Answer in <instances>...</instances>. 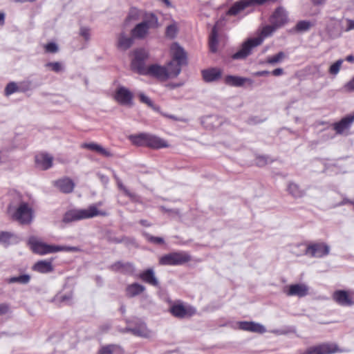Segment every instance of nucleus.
<instances>
[{
  "label": "nucleus",
  "instance_id": "obj_1",
  "mask_svg": "<svg viewBox=\"0 0 354 354\" xmlns=\"http://www.w3.org/2000/svg\"><path fill=\"white\" fill-rule=\"evenodd\" d=\"M277 29L278 28L272 24L263 26L259 37L248 39L243 42L240 49L231 55V58L232 59H245L251 54L254 48L260 46L265 38L271 36Z\"/></svg>",
  "mask_w": 354,
  "mask_h": 354
},
{
  "label": "nucleus",
  "instance_id": "obj_2",
  "mask_svg": "<svg viewBox=\"0 0 354 354\" xmlns=\"http://www.w3.org/2000/svg\"><path fill=\"white\" fill-rule=\"evenodd\" d=\"M102 202H98L95 204L91 205L87 209H73L67 211L62 218V221L65 223L93 218L95 216H106L108 213L105 210H100L97 207L101 206Z\"/></svg>",
  "mask_w": 354,
  "mask_h": 354
},
{
  "label": "nucleus",
  "instance_id": "obj_3",
  "mask_svg": "<svg viewBox=\"0 0 354 354\" xmlns=\"http://www.w3.org/2000/svg\"><path fill=\"white\" fill-rule=\"evenodd\" d=\"M174 62H169L167 66L153 64L147 66L142 75H148L156 78L159 81L165 82L169 78L176 77L180 73L179 66L173 68Z\"/></svg>",
  "mask_w": 354,
  "mask_h": 354
},
{
  "label": "nucleus",
  "instance_id": "obj_4",
  "mask_svg": "<svg viewBox=\"0 0 354 354\" xmlns=\"http://www.w3.org/2000/svg\"><path fill=\"white\" fill-rule=\"evenodd\" d=\"M129 140L136 146L146 147L152 149L168 148L170 146L167 140L148 133L130 135Z\"/></svg>",
  "mask_w": 354,
  "mask_h": 354
},
{
  "label": "nucleus",
  "instance_id": "obj_5",
  "mask_svg": "<svg viewBox=\"0 0 354 354\" xmlns=\"http://www.w3.org/2000/svg\"><path fill=\"white\" fill-rule=\"evenodd\" d=\"M28 244L32 252L39 255H46L61 251L77 252L80 250L77 247L49 245L39 241L35 236L29 238Z\"/></svg>",
  "mask_w": 354,
  "mask_h": 354
},
{
  "label": "nucleus",
  "instance_id": "obj_6",
  "mask_svg": "<svg viewBox=\"0 0 354 354\" xmlns=\"http://www.w3.org/2000/svg\"><path fill=\"white\" fill-rule=\"evenodd\" d=\"M158 27V20L153 14L147 15L144 20L137 24L131 30L132 37L137 39H144L148 34L150 29H155Z\"/></svg>",
  "mask_w": 354,
  "mask_h": 354
},
{
  "label": "nucleus",
  "instance_id": "obj_7",
  "mask_svg": "<svg viewBox=\"0 0 354 354\" xmlns=\"http://www.w3.org/2000/svg\"><path fill=\"white\" fill-rule=\"evenodd\" d=\"M192 260L190 254L185 251L173 252L162 255L158 259L160 266H181Z\"/></svg>",
  "mask_w": 354,
  "mask_h": 354
},
{
  "label": "nucleus",
  "instance_id": "obj_8",
  "mask_svg": "<svg viewBox=\"0 0 354 354\" xmlns=\"http://www.w3.org/2000/svg\"><path fill=\"white\" fill-rule=\"evenodd\" d=\"M278 0H239L234 2L226 12L228 16L236 17L241 14L248 8L255 6H263L266 3H274Z\"/></svg>",
  "mask_w": 354,
  "mask_h": 354
},
{
  "label": "nucleus",
  "instance_id": "obj_9",
  "mask_svg": "<svg viewBox=\"0 0 354 354\" xmlns=\"http://www.w3.org/2000/svg\"><path fill=\"white\" fill-rule=\"evenodd\" d=\"M169 312L173 317L182 319L192 317L196 313V310L192 306L178 300L171 304Z\"/></svg>",
  "mask_w": 354,
  "mask_h": 354
},
{
  "label": "nucleus",
  "instance_id": "obj_10",
  "mask_svg": "<svg viewBox=\"0 0 354 354\" xmlns=\"http://www.w3.org/2000/svg\"><path fill=\"white\" fill-rule=\"evenodd\" d=\"M12 217L21 224H29L33 218V210L28 203L22 202L15 209Z\"/></svg>",
  "mask_w": 354,
  "mask_h": 354
},
{
  "label": "nucleus",
  "instance_id": "obj_11",
  "mask_svg": "<svg viewBox=\"0 0 354 354\" xmlns=\"http://www.w3.org/2000/svg\"><path fill=\"white\" fill-rule=\"evenodd\" d=\"M329 253L330 246L324 242L309 243L304 252V254L315 258H322Z\"/></svg>",
  "mask_w": 354,
  "mask_h": 354
},
{
  "label": "nucleus",
  "instance_id": "obj_12",
  "mask_svg": "<svg viewBox=\"0 0 354 354\" xmlns=\"http://www.w3.org/2000/svg\"><path fill=\"white\" fill-rule=\"evenodd\" d=\"M342 350L334 342H324L308 347L303 354H335Z\"/></svg>",
  "mask_w": 354,
  "mask_h": 354
},
{
  "label": "nucleus",
  "instance_id": "obj_13",
  "mask_svg": "<svg viewBox=\"0 0 354 354\" xmlns=\"http://www.w3.org/2000/svg\"><path fill=\"white\" fill-rule=\"evenodd\" d=\"M133 58L131 61V68L138 74L142 75L147 68L145 62L149 58V53L143 48H138L133 51Z\"/></svg>",
  "mask_w": 354,
  "mask_h": 354
},
{
  "label": "nucleus",
  "instance_id": "obj_14",
  "mask_svg": "<svg viewBox=\"0 0 354 354\" xmlns=\"http://www.w3.org/2000/svg\"><path fill=\"white\" fill-rule=\"evenodd\" d=\"M170 50L172 56L171 62H174L173 68L179 66L181 71L182 66L187 64L186 53L177 43H174L171 46Z\"/></svg>",
  "mask_w": 354,
  "mask_h": 354
},
{
  "label": "nucleus",
  "instance_id": "obj_15",
  "mask_svg": "<svg viewBox=\"0 0 354 354\" xmlns=\"http://www.w3.org/2000/svg\"><path fill=\"white\" fill-rule=\"evenodd\" d=\"M270 24L278 28L283 26L288 22V17L285 9L281 7H277L269 18Z\"/></svg>",
  "mask_w": 354,
  "mask_h": 354
},
{
  "label": "nucleus",
  "instance_id": "obj_16",
  "mask_svg": "<svg viewBox=\"0 0 354 354\" xmlns=\"http://www.w3.org/2000/svg\"><path fill=\"white\" fill-rule=\"evenodd\" d=\"M334 301L342 306H351L354 304V299L350 291L344 290H335L332 295Z\"/></svg>",
  "mask_w": 354,
  "mask_h": 354
},
{
  "label": "nucleus",
  "instance_id": "obj_17",
  "mask_svg": "<svg viewBox=\"0 0 354 354\" xmlns=\"http://www.w3.org/2000/svg\"><path fill=\"white\" fill-rule=\"evenodd\" d=\"M133 98V93L124 86L118 88L114 95L115 101L122 105L131 106Z\"/></svg>",
  "mask_w": 354,
  "mask_h": 354
},
{
  "label": "nucleus",
  "instance_id": "obj_18",
  "mask_svg": "<svg viewBox=\"0 0 354 354\" xmlns=\"http://www.w3.org/2000/svg\"><path fill=\"white\" fill-rule=\"evenodd\" d=\"M354 122V113L342 118L339 122L333 124V129L337 134H342L348 130Z\"/></svg>",
  "mask_w": 354,
  "mask_h": 354
},
{
  "label": "nucleus",
  "instance_id": "obj_19",
  "mask_svg": "<svg viewBox=\"0 0 354 354\" xmlns=\"http://www.w3.org/2000/svg\"><path fill=\"white\" fill-rule=\"evenodd\" d=\"M53 156L44 152L39 153L35 157L36 167L42 170L50 169L53 166Z\"/></svg>",
  "mask_w": 354,
  "mask_h": 354
},
{
  "label": "nucleus",
  "instance_id": "obj_20",
  "mask_svg": "<svg viewBox=\"0 0 354 354\" xmlns=\"http://www.w3.org/2000/svg\"><path fill=\"white\" fill-rule=\"evenodd\" d=\"M138 277L142 281L153 287H158L160 285L153 268H147L142 270L139 273Z\"/></svg>",
  "mask_w": 354,
  "mask_h": 354
},
{
  "label": "nucleus",
  "instance_id": "obj_21",
  "mask_svg": "<svg viewBox=\"0 0 354 354\" xmlns=\"http://www.w3.org/2000/svg\"><path fill=\"white\" fill-rule=\"evenodd\" d=\"M239 328L242 330L263 334L266 332V328L261 324L254 322H238Z\"/></svg>",
  "mask_w": 354,
  "mask_h": 354
},
{
  "label": "nucleus",
  "instance_id": "obj_22",
  "mask_svg": "<svg viewBox=\"0 0 354 354\" xmlns=\"http://www.w3.org/2000/svg\"><path fill=\"white\" fill-rule=\"evenodd\" d=\"M54 185L62 193L70 194L73 192L75 183L68 177H64L54 181Z\"/></svg>",
  "mask_w": 354,
  "mask_h": 354
},
{
  "label": "nucleus",
  "instance_id": "obj_23",
  "mask_svg": "<svg viewBox=\"0 0 354 354\" xmlns=\"http://www.w3.org/2000/svg\"><path fill=\"white\" fill-rule=\"evenodd\" d=\"M53 259L48 260H39L34 263L32 266V270L35 272L46 274L52 272L54 270L53 265Z\"/></svg>",
  "mask_w": 354,
  "mask_h": 354
},
{
  "label": "nucleus",
  "instance_id": "obj_24",
  "mask_svg": "<svg viewBox=\"0 0 354 354\" xmlns=\"http://www.w3.org/2000/svg\"><path fill=\"white\" fill-rule=\"evenodd\" d=\"M81 148L86 149L92 151H95L98 154L109 158L113 156V154L108 149L104 148L102 145L95 142H84L81 145Z\"/></svg>",
  "mask_w": 354,
  "mask_h": 354
},
{
  "label": "nucleus",
  "instance_id": "obj_25",
  "mask_svg": "<svg viewBox=\"0 0 354 354\" xmlns=\"http://www.w3.org/2000/svg\"><path fill=\"white\" fill-rule=\"evenodd\" d=\"M285 292L288 296L302 297L308 295V288L303 283L292 284L288 287V290H285Z\"/></svg>",
  "mask_w": 354,
  "mask_h": 354
},
{
  "label": "nucleus",
  "instance_id": "obj_26",
  "mask_svg": "<svg viewBox=\"0 0 354 354\" xmlns=\"http://www.w3.org/2000/svg\"><path fill=\"white\" fill-rule=\"evenodd\" d=\"M203 79L206 82H216L221 79L222 70L218 68H210L201 71Z\"/></svg>",
  "mask_w": 354,
  "mask_h": 354
},
{
  "label": "nucleus",
  "instance_id": "obj_27",
  "mask_svg": "<svg viewBox=\"0 0 354 354\" xmlns=\"http://www.w3.org/2000/svg\"><path fill=\"white\" fill-rule=\"evenodd\" d=\"M110 269L113 272H119L125 274H131L134 272V267L132 263L121 261H117L112 264Z\"/></svg>",
  "mask_w": 354,
  "mask_h": 354
},
{
  "label": "nucleus",
  "instance_id": "obj_28",
  "mask_svg": "<svg viewBox=\"0 0 354 354\" xmlns=\"http://www.w3.org/2000/svg\"><path fill=\"white\" fill-rule=\"evenodd\" d=\"M145 290L146 288L145 286L135 282L127 286L125 295L127 297L132 298L142 294Z\"/></svg>",
  "mask_w": 354,
  "mask_h": 354
},
{
  "label": "nucleus",
  "instance_id": "obj_29",
  "mask_svg": "<svg viewBox=\"0 0 354 354\" xmlns=\"http://www.w3.org/2000/svg\"><path fill=\"white\" fill-rule=\"evenodd\" d=\"M224 82L225 84L230 86H241L245 82L252 83V80L246 78L234 75H226L224 78Z\"/></svg>",
  "mask_w": 354,
  "mask_h": 354
},
{
  "label": "nucleus",
  "instance_id": "obj_30",
  "mask_svg": "<svg viewBox=\"0 0 354 354\" xmlns=\"http://www.w3.org/2000/svg\"><path fill=\"white\" fill-rule=\"evenodd\" d=\"M123 350L118 344H108L102 346L97 352V354H122Z\"/></svg>",
  "mask_w": 354,
  "mask_h": 354
},
{
  "label": "nucleus",
  "instance_id": "obj_31",
  "mask_svg": "<svg viewBox=\"0 0 354 354\" xmlns=\"http://www.w3.org/2000/svg\"><path fill=\"white\" fill-rule=\"evenodd\" d=\"M287 191L292 197L295 198H301L305 195V192L298 184L290 182L288 185Z\"/></svg>",
  "mask_w": 354,
  "mask_h": 354
},
{
  "label": "nucleus",
  "instance_id": "obj_32",
  "mask_svg": "<svg viewBox=\"0 0 354 354\" xmlns=\"http://www.w3.org/2000/svg\"><path fill=\"white\" fill-rule=\"evenodd\" d=\"M218 30L216 26L212 29L209 37V48L212 53H216L218 49Z\"/></svg>",
  "mask_w": 354,
  "mask_h": 354
},
{
  "label": "nucleus",
  "instance_id": "obj_33",
  "mask_svg": "<svg viewBox=\"0 0 354 354\" xmlns=\"http://www.w3.org/2000/svg\"><path fill=\"white\" fill-rule=\"evenodd\" d=\"M339 26V21L334 17H329L326 24V30L330 36H333Z\"/></svg>",
  "mask_w": 354,
  "mask_h": 354
},
{
  "label": "nucleus",
  "instance_id": "obj_34",
  "mask_svg": "<svg viewBox=\"0 0 354 354\" xmlns=\"http://www.w3.org/2000/svg\"><path fill=\"white\" fill-rule=\"evenodd\" d=\"M31 277L28 274H22L18 277H12L6 279L8 283H18L20 284H28L30 281Z\"/></svg>",
  "mask_w": 354,
  "mask_h": 354
},
{
  "label": "nucleus",
  "instance_id": "obj_35",
  "mask_svg": "<svg viewBox=\"0 0 354 354\" xmlns=\"http://www.w3.org/2000/svg\"><path fill=\"white\" fill-rule=\"evenodd\" d=\"M132 44V38L127 37L124 35H121L118 39V46L120 49L127 50L131 46Z\"/></svg>",
  "mask_w": 354,
  "mask_h": 354
},
{
  "label": "nucleus",
  "instance_id": "obj_36",
  "mask_svg": "<svg viewBox=\"0 0 354 354\" xmlns=\"http://www.w3.org/2000/svg\"><path fill=\"white\" fill-rule=\"evenodd\" d=\"M286 57V54L283 52L280 51L274 55L268 57L266 58V63L273 65L282 62V60Z\"/></svg>",
  "mask_w": 354,
  "mask_h": 354
},
{
  "label": "nucleus",
  "instance_id": "obj_37",
  "mask_svg": "<svg viewBox=\"0 0 354 354\" xmlns=\"http://www.w3.org/2000/svg\"><path fill=\"white\" fill-rule=\"evenodd\" d=\"M313 24L309 21L306 20H301L297 22L295 27V30L297 32H305L308 30Z\"/></svg>",
  "mask_w": 354,
  "mask_h": 354
},
{
  "label": "nucleus",
  "instance_id": "obj_38",
  "mask_svg": "<svg viewBox=\"0 0 354 354\" xmlns=\"http://www.w3.org/2000/svg\"><path fill=\"white\" fill-rule=\"evenodd\" d=\"M138 96L140 102L147 104L148 106L151 107L155 111H159V107L154 106L151 99L146 96L144 93H140Z\"/></svg>",
  "mask_w": 354,
  "mask_h": 354
},
{
  "label": "nucleus",
  "instance_id": "obj_39",
  "mask_svg": "<svg viewBox=\"0 0 354 354\" xmlns=\"http://www.w3.org/2000/svg\"><path fill=\"white\" fill-rule=\"evenodd\" d=\"M178 27L175 24L168 26L166 28L165 35L167 37L174 39L178 33Z\"/></svg>",
  "mask_w": 354,
  "mask_h": 354
},
{
  "label": "nucleus",
  "instance_id": "obj_40",
  "mask_svg": "<svg viewBox=\"0 0 354 354\" xmlns=\"http://www.w3.org/2000/svg\"><path fill=\"white\" fill-rule=\"evenodd\" d=\"M342 63V59H338L335 63H333L329 68V73L333 75H336L339 72Z\"/></svg>",
  "mask_w": 354,
  "mask_h": 354
},
{
  "label": "nucleus",
  "instance_id": "obj_41",
  "mask_svg": "<svg viewBox=\"0 0 354 354\" xmlns=\"http://www.w3.org/2000/svg\"><path fill=\"white\" fill-rule=\"evenodd\" d=\"M140 10L136 8H131L129 10L126 21H130L131 20H138L140 17Z\"/></svg>",
  "mask_w": 354,
  "mask_h": 354
},
{
  "label": "nucleus",
  "instance_id": "obj_42",
  "mask_svg": "<svg viewBox=\"0 0 354 354\" xmlns=\"http://www.w3.org/2000/svg\"><path fill=\"white\" fill-rule=\"evenodd\" d=\"M14 236L12 233L8 232H0V243L8 244L10 239Z\"/></svg>",
  "mask_w": 354,
  "mask_h": 354
},
{
  "label": "nucleus",
  "instance_id": "obj_43",
  "mask_svg": "<svg viewBox=\"0 0 354 354\" xmlns=\"http://www.w3.org/2000/svg\"><path fill=\"white\" fill-rule=\"evenodd\" d=\"M44 48L45 52L48 53H56L59 50L57 45L54 42L45 44Z\"/></svg>",
  "mask_w": 354,
  "mask_h": 354
},
{
  "label": "nucleus",
  "instance_id": "obj_44",
  "mask_svg": "<svg viewBox=\"0 0 354 354\" xmlns=\"http://www.w3.org/2000/svg\"><path fill=\"white\" fill-rule=\"evenodd\" d=\"M146 238L149 242L156 245H162L165 243V241L162 237L147 234Z\"/></svg>",
  "mask_w": 354,
  "mask_h": 354
},
{
  "label": "nucleus",
  "instance_id": "obj_45",
  "mask_svg": "<svg viewBox=\"0 0 354 354\" xmlns=\"http://www.w3.org/2000/svg\"><path fill=\"white\" fill-rule=\"evenodd\" d=\"M18 89L17 84L15 82H10L7 84L5 88V94L6 95H10L15 92H16Z\"/></svg>",
  "mask_w": 354,
  "mask_h": 354
},
{
  "label": "nucleus",
  "instance_id": "obj_46",
  "mask_svg": "<svg viewBox=\"0 0 354 354\" xmlns=\"http://www.w3.org/2000/svg\"><path fill=\"white\" fill-rule=\"evenodd\" d=\"M46 67L50 68L53 71L58 73L62 71V66L59 62H48L46 65Z\"/></svg>",
  "mask_w": 354,
  "mask_h": 354
},
{
  "label": "nucleus",
  "instance_id": "obj_47",
  "mask_svg": "<svg viewBox=\"0 0 354 354\" xmlns=\"http://www.w3.org/2000/svg\"><path fill=\"white\" fill-rule=\"evenodd\" d=\"M268 158L264 156H259L256 158V165L259 167H263L268 163Z\"/></svg>",
  "mask_w": 354,
  "mask_h": 354
},
{
  "label": "nucleus",
  "instance_id": "obj_48",
  "mask_svg": "<svg viewBox=\"0 0 354 354\" xmlns=\"http://www.w3.org/2000/svg\"><path fill=\"white\" fill-rule=\"evenodd\" d=\"M118 181H117V185H118V188L122 190L124 194L126 196H131V193L129 192V190L128 189H127L124 185L122 184V183L118 178L117 179Z\"/></svg>",
  "mask_w": 354,
  "mask_h": 354
},
{
  "label": "nucleus",
  "instance_id": "obj_49",
  "mask_svg": "<svg viewBox=\"0 0 354 354\" xmlns=\"http://www.w3.org/2000/svg\"><path fill=\"white\" fill-rule=\"evenodd\" d=\"M344 88L346 91H354V77L344 85Z\"/></svg>",
  "mask_w": 354,
  "mask_h": 354
},
{
  "label": "nucleus",
  "instance_id": "obj_50",
  "mask_svg": "<svg viewBox=\"0 0 354 354\" xmlns=\"http://www.w3.org/2000/svg\"><path fill=\"white\" fill-rule=\"evenodd\" d=\"M10 306L6 303L0 304V315H6L9 312Z\"/></svg>",
  "mask_w": 354,
  "mask_h": 354
},
{
  "label": "nucleus",
  "instance_id": "obj_51",
  "mask_svg": "<svg viewBox=\"0 0 354 354\" xmlns=\"http://www.w3.org/2000/svg\"><path fill=\"white\" fill-rule=\"evenodd\" d=\"M80 34L86 40H88L89 38V29L86 28H82L80 29Z\"/></svg>",
  "mask_w": 354,
  "mask_h": 354
},
{
  "label": "nucleus",
  "instance_id": "obj_52",
  "mask_svg": "<svg viewBox=\"0 0 354 354\" xmlns=\"http://www.w3.org/2000/svg\"><path fill=\"white\" fill-rule=\"evenodd\" d=\"M346 21H347L348 26L346 27V31L354 30V20L347 19Z\"/></svg>",
  "mask_w": 354,
  "mask_h": 354
},
{
  "label": "nucleus",
  "instance_id": "obj_53",
  "mask_svg": "<svg viewBox=\"0 0 354 354\" xmlns=\"http://www.w3.org/2000/svg\"><path fill=\"white\" fill-rule=\"evenodd\" d=\"M271 73L274 76H279L283 74V70L281 68H275Z\"/></svg>",
  "mask_w": 354,
  "mask_h": 354
},
{
  "label": "nucleus",
  "instance_id": "obj_54",
  "mask_svg": "<svg viewBox=\"0 0 354 354\" xmlns=\"http://www.w3.org/2000/svg\"><path fill=\"white\" fill-rule=\"evenodd\" d=\"M130 331L133 333L134 335H139V336H143L145 335V334L143 333V332H142L140 329L138 328H132V329H130Z\"/></svg>",
  "mask_w": 354,
  "mask_h": 354
},
{
  "label": "nucleus",
  "instance_id": "obj_55",
  "mask_svg": "<svg viewBox=\"0 0 354 354\" xmlns=\"http://www.w3.org/2000/svg\"><path fill=\"white\" fill-rule=\"evenodd\" d=\"M313 5L320 6L325 3L326 0H310Z\"/></svg>",
  "mask_w": 354,
  "mask_h": 354
},
{
  "label": "nucleus",
  "instance_id": "obj_56",
  "mask_svg": "<svg viewBox=\"0 0 354 354\" xmlns=\"http://www.w3.org/2000/svg\"><path fill=\"white\" fill-rule=\"evenodd\" d=\"M270 74V72L268 71H259L257 73H256V75L257 76H265V75H268Z\"/></svg>",
  "mask_w": 354,
  "mask_h": 354
},
{
  "label": "nucleus",
  "instance_id": "obj_57",
  "mask_svg": "<svg viewBox=\"0 0 354 354\" xmlns=\"http://www.w3.org/2000/svg\"><path fill=\"white\" fill-rule=\"evenodd\" d=\"M181 85V84H166V86L170 89H174L176 87L180 86Z\"/></svg>",
  "mask_w": 354,
  "mask_h": 354
},
{
  "label": "nucleus",
  "instance_id": "obj_58",
  "mask_svg": "<svg viewBox=\"0 0 354 354\" xmlns=\"http://www.w3.org/2000/svg\"><path fill=\"white\" fill-rule=\"evenodd\" d=\"M5 21V15L3 12H0V25L2 26L4 24Z\"/></svg>",
  "mask_w": 354,
  "mask_h": 354
},
{
  "label": "nucleus",
  "instance_id": "obj_59",
  "mask_svg": "<svg viewBox=\"0 0 354 354\" xmlns=\"http://www.w3.org/2000/svg\"><path fill=\"white\" fill-rule=\"evenodd\" d=\"M346 60L348 62H354V56L352 55H349L346 57Z\"/></svg>",
  "mask_w": 354,
  "mask_h": 354
},
{
  "label": "nucleus",
  "instance_id": "obj_60",
  "mask_svg": "<svg viewBox=\"0 0 354 354\" xmlns=\"http://www.w3.org/2000/svg\"><path fill=\"white\" fill-rule=\"evenodd\" d=\"M109 327H106V328H104L102 330H108Z\"/></svg>",
  "mask_w": 354,
  "mask_h": 354
}]
</instances>
